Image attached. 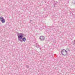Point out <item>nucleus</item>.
<instances>
[{
    "instance_id": "1a4fd4ad",
    "label": "nucleus",
    "mask_w": 75,
    "mask_h": 75,
    "mask_svg": "<svg viewBox=\"0 0 75 75\" xmlns=\"http://www.w3.org/2000/svg\"><path fill=\"white\" fill-rule=\"evenodd\" d=\"M3 16H1L0 17V20L1 19V18Z\"/></svg>"
},
{
    "instance_id": "7ed1b4c3",
    "label": "nucleus",
    "mask_w": 75,
    "mask_h": 75,
    "mask_svg": "<svg viewBox=\"0 0 75 75\" xmlns=\"http://www.w3.org/2000/svg\"><path fill=\"white\" fill-rule=\"evenodd\" d=\"M1 21L2 23H5V21H6L5 20V19H4V18H3V17H2L1 18Z\"/></svg>"
},
{
    "instance_id": "f03ea898",
    "label": "nucleus",
    "mask_w": 75,
    "mask_h": 75,
    "mask_svg": "<svg viewBox=\"0 0 75 75\" xmlns=\"http://www.w3.org/2000/svg\"><path fill=\"white\" fill-rule=\"evenodd\" d=\"M65 50L63 49V50H62L61 54L62 55H63L64 56H66L67 54H65Z\"/></svg>"
},
{
    "instance_id": "9d476101",
    "label": "nucleus",
    "mask_w": 75,
    "mask_h": 75,
    "mask_svg": "<svg viewBox=\"0 0 75 75\" xmlns=\"http://www.w3.org/2000/svg\"><path fill=\"white\" fill-rule=\"evenodd\" d=\"M18 41H20L21 42H23V40H18Z\"/></svg>"
},
{
    "instance_id": "f257e3e1",
    "label": "nucleus",
    "mask_w": 75,
    "mask_h": 75,
    "mask_svg": "<svg viewBox=\"0 0 75 75\" xmlns=\"http://www.w3.org/2000/svg\"><path fill=\"white\" fill-rule=\"evenodd\" d=\"M24 34L22 33H18V40H21L23 38V35Z\"/></svg>"
},
{
    "instance_id": "39448f33",
    "label": "nucleus",
    "mask_w": 75,
    "mask_h": 75,
    "mask_svg": "<svg viewBox=\"0 0 75 75\" xmlns=\"http://www.w3.org/2000/svg\"><path fill=\"white\" fill-rule=\"evenodd\" d=\"M22 40L24 42H25V41H26V38H25V37H24L23 38H22Z\"/></svg>"
},
{
    "instance_id": "20e7f679",
    "label": "nucleus",
    "mask_w": 75,
    "mask_h": 75,
    "mask_svg": "<svg viewBox=\"0 0 75 75\" xmlns=\"http://www.w3.org/2000/svg\"><path fill=\"white\" fill-rule=\"evenodd\" d=\"M40 41H43L45 40V37L44 36H40Z\"/></svg>"
},
{
    "instance_id": "9b49d317",
    "label": "nucleus",
    "mask_w": 75,
    "mask_h": 75,
    "mask_svg": "<svg viewBox=\"0 0 75 75\" xmlns=\"http://www.w3.org/2000/svg\"><path fill=\"white\" fill-rule=\"evenodd\" d=\"M73 4H75V2H73Z\"/></svg>"
},
{
    "instance_id": "423d86ee",
    "label": "nucleus",
    "mask_w": 75,
    "mask_h": 75,
    "mask_svg": "<svg viewBox=\"0 0 75 75\" xmlns=\"http://www.w3.org/2000/svg\"><path fill=\"white\" fill-rule=\"evenodd\" d=\"M36 47L37 48H39V45L37 44L36 45Z\"/></svg>"
},
{
    "instance_id": "6e6552de",
    "label": "nucleus",
    "mask_w": 75,
    "mask_h": 75,
    "mask_svg": "<svg viewBox=\"0 0 75 75\" xmlns=\"http://www.w3.org/2000/svg\"><path fill=\"white\" fill-rule=\"evenodd\" d=\"M64 51L65 52H66L67 53V50H64Z\"/></svg>"
},
{
    "instance_id": "0eeeda50",
    "label": "nucleus",
    "mask_w": 75,
    "mask_h": 75,
    "mask_svg": "<svg viewBox=\"0 0 75 75\" xmlns=\"http://www.w3.org/2000/svg\"><path fill=\"white\" fill-rule=\"evenodd\" d=\"M26 67L27 68H29V66L26 65Z\"/></svg>"
}]
</instances>
